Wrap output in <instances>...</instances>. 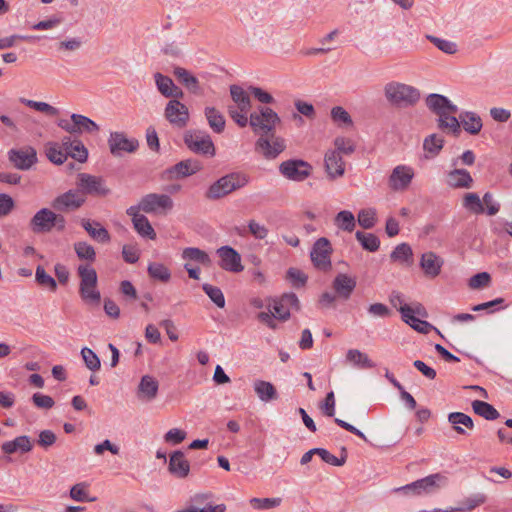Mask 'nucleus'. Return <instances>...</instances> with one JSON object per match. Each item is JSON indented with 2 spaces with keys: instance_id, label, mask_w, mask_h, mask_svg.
I'll return each instance as SVG.
<instances>
[{
  "instance_id": "obj_1",
  "label": "nucleus",
  "mask_w": 512,
  "mask_h": 512,
  "mask_svg": "<svg viewBox=\"0 0 512 512\" xmlns=\"http://www.w3.org/2000/svg\"><path fill=\"white\" fill-rule=\"evenodd\" d=\"M280 123L278 114L266 106L258 107L249 115V125L252 131L259 135L255 142V151L265 159H275L286 149L285 139L275 134Z\"/></svg>"
},
{
  "instance_id": "obj_2",
  "label": "nucleus",
  "mask_w": 512,
  "mask_h": 512,
  "mask_svg": "<svg viewBox=\"0 0 512 512\" xmlns=\"http://www.w3.org/2000/svg\"><path fill=\"white\" fill-rule=\"evenodd\" d=\"M384 95L391 105L399 108L414 106L420 100V92L417 88L394 81L385 85Z\"/></svg>"
},
{
  "instance_id": "obj_3",
  "label": "nucleus",
  "mask_w": 512,
  "mask_h": 512,
  "mask_svg": "<svg viewBox=\"0 0 512 512\" xmlns=\"http://www.w3.org/2000/svg\"><path fill=\"white\" fill-rule=\"evenodd\" d=\"M247 183L248 177L245 174L230 173L211 184L205 193V197L210 200H217L244 187Z\"/></svg>"
},
{
  "instance_id": "obj_4",
  "label": "nucleus",
  "mask_w": 512,
  "mask_h": 512,
  "mask_svg": "<svg viewBox=\"0 0 512 512\" xmlns=\"http://www.w3.org/2000/svg\"><path fill=\"white\" fill-rule=\"evenodd\" d=\"M80 277L79 293L85 303L99 304L100 292L97 290V273L89 265H80L77 269Z\"/></svg>"
},
{
  "instance_id": "obj_5",
  "label": "nucleus",
  "mask_w": 512,
  "mask_h": 512,
  "mask_svg": "<svg viewBox=\"0 0 512 512\" xmlns=\"http://www.w3.org/2000/svg\"><path fill=\"white\" fill-rule=\"evenodd\" d=\"M448 482V478L441 474V473H435L431 474L429 476H426L422 479L416 480L410 484H407L402 487L395 488V492L403 491L406 494H413V495H422V494H430L441 488L442 486H445Z\"/></svg>"
},
{
  "instance_id": "obj_6",
  "label": "nucleus",
  "mask_w": 512,
  "mask_h": 512,
  "mask_svg": "<svg viewBox=\"0 0 512 512\" xmlns=\"http://www.w3.org/2000/svg\"><path fill=\"white\" fill-rule=\"evenodd\" d=\"M77 189L85 197H106L111 194L106 180L101 176H95L88 173H79L77 176Z\"/></svg>"
},
{
  "instance_id": "obj_7",
  "label": "nucleus",
  "mask_w": 512,
  "mask_h": 512,
  "mask_svg": "<svg viewBox=\"0 0 512 512\" xmlns=\"http://www.w3.org/2000/svg\"><path fill=\"white\" fill-rule=\"evenodd\" d=\"M184 143L195 154L214 156L215 146L209 134L200 130H188L184 133Z\"/></svg>"
},
{
  "instance_id": "obj_8",
  "label": "nucleus",
  "mask_w": 512,
  "mask_h": 512,
  "mask_svg": "<svg viewBox=\"0 0 512 512\" xmlns=\"http://www.w3.org/2000/svg\"><path fill=\"white\" fill-rule=\"evenodd\" d=\"M312 169L311 164L301 159L286 160L279 165L281 175L296 182L307 179L311 175Z\"/></svg>"
},
{
  "instance_id": "obj_9",
  "label": "nucleus",
  "mask_w": 512,
  "mask_h": 512,
  "mask_svg": "<svg viewBox=\"0 0 512 512\" xmlns=\"http://www.w3.org/2000/svg\"><path fill=\"white\" fill-rule=\"evenodd\" d=\"M86 202V198L78 189H70L55 197L51 202V207L60 213L73 212L81 208Z\"/></svg>"
},
{
  "instance_id": "obj_10",
  "label": "nucleus",
  "mask_w": 512,
  "mask_h": 512,
  "mask_svg": "<svg viewBox=\"0 0 512 512\" xmlns=\"http://www.w3.org/2000/svg\"><path fill=\"white\" fill-rule=\"evenodd\" d=\"M110 153L115 157H121L124 153H134L139 148L136 138H128L124 132H111L108 138Z\"/></svg>"
},
{
  "instance_id": "obj_11",
  "label": "nucleus",
  "mask_w": 512,
  "mask_h": 512,
  "mask_svg": "<svg viewBox=\"0 0 512 512\" xmlns=\"http://www.w3.org/2000/svg\"><path fill=\"white\" fill-rule=\"evenodd\" d=\"M164 116L173 127L179 129L186 127L190 118L188 107L176 98L166 104Z\"/></svg>"
},
{
  "instance_id": "obj_12",
  "label": "nucleus",
  "mask_w": 512,
  "mask_h": 512,
  "mask_svg": "<svg viewBox=\"0 0 512 512\" xmlns=\"http://www.w3.org/2000/svg\"><path fill=\"white\" fill-rule=\"evenodd\" d=\"M415 176L414 169L407 165H397L388 177V186L393 191H405Z\"/></svg>"
},
{
  "instance_id": "obj_13",
  "label": "nucleus",
  "mask_w": 512,
  "mask_h": 512,
  "mask_svg": "<svg viewBox=\"0 0 512 512\" xmlns=\"http://www.w3.org/2000/svg\"><path fill=\"white\" fill-rule=\"evenodd\" d=\"M331 244L327 238H319L313 245L310 256L314 266L320 270L331 268Z\"/></svg>"
},
{
  "instance_id": "obj_14",
  "label": "nucleus",
  "mask_w": 512,
  "mask_h": 512,
  "mask_svg": "<svg viewBox=\"0 0 512 512\" xmlns=\"http://www.w3.org/2000/svg\"><path fill=\"white\" fill-rule=\"evenodd\" d=\"M273 302L274 317L281 321H286L290 318V309L296 311L300 309L299 299L294 293L283 294Z\"/></svg>"
},
{
  "instance_id": "obj_15",
  "label": "nucleus",
  "mask_w": 512,
  "mask_h": 512,
  "mask_svg": "<svg viewBox=\"0 0 512 512\" xmlns=\"http://www.w3.org/2000/svg\"><path fill=\"white\" fill-rule=\"evenodd\" d=\"M141 207L145 213L168 211L173 208V200L166 194L150 193L141 198Z\"/></svg>"
},
{
  "instance_id": "obj_16",
  "label": "nucleus",
  "mask_w": 512,
  "mask_h": 512,
  "mask_svg": "<svg viewBox=\"0 0 512 512\" xmlns=\"http://www.w3.org/2000/svg\"><path fill=\"white\" fill-rule=\"evenodd\" d=\"M8 158L17 169L29 170L37 161V153L33 147L11 149Z\"/></svg>"
},
{
  "instance_id": "obj_17",
  "label": "nucleus",
  "mask_w": 512,
  "mask_h": 512,
  "mask_svg": "<svg viewBox=\"0 0 512 512\" xmlns=\"http://www.w3.org/2000/svg\"><path fill=\"white\" fill-rule=\"evenodd\" d=\"M201 169V164L195 159L182 160L165 171L170 180L191 176Z\"/></svg>"
},
{
  "instance_id": "obj_18",
  "label": "nucleus",
  "mask_w": 512,
  "mask_h": 512,
  "mask_svg": "<svg viewBox=\"0 0 512 512\" xmlns=\"http://www.w3.org/2000/svg\"><path fill=\"white\" fill-rule=\"evenodd\" d=\"M217 253L221 258V268L234 273L243 271L244 267L241 264V256L234 248L222 246L217 250Z\"/></svg>"
},
{
  "instance_id": "obj_19",
  "label": "nucleus",
  "mask_w": 512,
  "mask_h": 512,
  "mask_svg": "<svg viewBox=\"0 0 512 512\" xmlns=\"http://www.w3.org/2000/svg\"><path fill=\"white\" fill-rule=\"evenodd\" d=\"M325 171L331 180L340 178L345 173V163L337 151L328 150L324 157Z\"/></svg>"
},
{
  "instance_id": "obj_20",
  "label": "nucleus",
  "mask_w": 512,
  "mask_h": 512,
  "mask_svg": "<svg viewBox=\"0 0 512 512\" xmlns=\"http://www.w3.org/2000/svg\"><path fill=\"white\" fill-rule=\"evenodd\" d=\"M54 211L42 208L30 220V227L34 233H47L53 229Z\"/></svg>"
},
{
  "instance_id": "obj_21",
  "label": "nucleus",
  "mask_w": 512,
  "mask_h": 512,
  "mask_svg": "<svg viewBox=\"0 0 512 512\" xmlns=\"http://www.w3.org/2000/svg\"><path fill=\"white\" fill-rule=\"evenodd\" d=\"M158 390V381L150 375H144L138 384L136 395L140 401L150 402L156 398Z\"/></svg>"
},
{
  "instance_id": "obj_22",
  "label": "nucleus",
  "mask_w": 512,
  "mask_h": 512,
  "mask_svg": "<svg viewBox=\"0 0 512 512\" xmlns=\"http://www.w3.org/2000/svg\"><path fill=\"white\" fill-rule=\"evenodd\" d=\"M155 84L161 95L166 98H183V91L174 84L173 80L159 72L154 74Z\"/></svg>"
},
{
  "instance_id": "obj_23",
  "label": "nucleus",
  "mask_w": 512,
  "mask_h": 512,
  "mask_svg": "<svg viewBox=\"0 0 512 512\" xmlns=\"http://www.w3.org/2000/svg\"><path fill=\"white\" fill-rule=\"evenodd\" d=\"M169 472L177 478H186L190 472V463L180 450L174 451L169 459Z\"/></svg>"
},
{
  "instance_id": "obj_24",
  "label": "nucleus",
  "mask_w": 512,
  "mask_h": 512,
  "mask_svg": "<svg viewBox=\"0 0 512 512\" xmlns=\"http://www.w3.org/2000/svg\"><path fill=\"white\" fill-rule=\"evenodd\" d=\"M443 263V259L432 251L423 253L420 259V267L429 278H435L440 274Z\"/></svg>"
},
{
  "instance_id": "obj_25",
  "label": "nucleus",
  "mask_w": 512,
  "mask_h": 512,
  "mask_svg": "<svg viewBox=\"0 0 512 512\" xmlns=\"http://www.w3.org/2000/svg\"><path fill=\"white\" fill-rule=\"evenodd\" d=\"M80 224L88 235L98 243H108L111 239L108 230L100 222L82 218Z\"/></svg>"
},
{
  "instance_id": "obj_26",
  "label": "nucleus",
  "mask_w": 512,
  "mask_h": 512,
  "mask_svg": "<svg viewBox=\"0 0 512 512\" xmlns=\"http://www.w3.org/2000/svg\"><path fill=\"white\" fill-rule=\"evenodd\" d=\"M33 449V441L27 435H21L14 440L4 442L1 446L3 453L7 455L19 452L21 454L29 453Z\"/></svg>"
},
{
  "instance_id": "obj_27",
  "label": "nucleus",
  "mask_w": 512,
  "mask_h": 512,
  "mask_svg": "<svg viewBox=\"0 0 512 512\" xmlns=\"http://www.w3.org/2000/svg\"><path fill=\"white\" fill-rule=\"evenodd\" d=\"M332 286L337 296L347 300L356 287V280L347 274L340 273L333 280Z\"/></svg>"
},
{
  "instance_id": "obj_28",
  "label": "nucleus",
  "mask_w": 512,
  "mask_h": 512,
  "mask_svg": "<svg viewBox=\"0 0 512 512\" xmlns=\"http://www.w3.org/2000/svg\"><path fill=\"white\" fill-rule=\"evenodd\" d=\"M427 107L434 113L457 112L458 108L446 96L440 94H430L426 98Z\"/></svg>"
},
{
  "instance_id": "obj_29",
  "label": "nucleus",
  "mask_w": 512,
  "mask_h": 512,
  "mask_svg": "<svg viewBox=\"0 0 512 512\" xmlns=\"http://www.w3.org/2000/svg\"><path fill=\"white\" fill-rule=\"evenodd\" d=\"M473 178L465 169H454L447 174V184L456 189H469L473 186Z\"/></svg>"
},
{
  "instance_id": "obj_30",
  "label": "nucleus",
  "mask_w": 512,
  "mask_h": 512,
  "mask_svg": "<svg viewBox=\"0 0 512 512\" xmlns=\"http://www.w3.org/2000/svg\"><path fill=\"white\" fill-rule=\"evenodd\" d=\"M457 112H442L437 114L438 128L458 137L461 133L459 118L455 117Z\"/></svg>"
},
{
  "instance_id": "obj_31",
  "label": "nucleus",
  "mask_w": 512,
  "mask_h": 512,
  "mask_svg": "<svg viewBox=\"0 0 512 512\" xmlns=\"http://www.w3.org/2000/svg\"><path fill=\"white\" fill-rule=\"evenodd\" d=\"M448 422L453 426V429L460 435H467V430L474 429V422L472 418L462 412H452L448 415Z\"/></svg>"
},
{
  "instance_id": "obj_32",
  "label": "nucleus",
  "mask_w": 512,
  "mask_h": 512,
  "mask_svg": "<svg viewBox=\"0 0 512 512\" xmlns=\"http://www.w3.org/2000/svg\"><path fill=\"white\" fill-rule=\"evenodd\" d=\"M459 122L460 127L462 126L463 129L471 135H477L483 127L481 117L471 111L461 113L459 115Z\"/></svg>"
},
{
  "instance_id": "obj_33",
  "label": "nucleus",
  "mask_w": 512,
  "mask_h": 512,
  "mask_svg": "<svg viewBox=\"0 0 512 512\" xmlns=\"http://www.w3.org/2000/svg\"><path fill=\"white\" fill-rule=\"evenodd\" d=\"M230 95L235 103V108L241 110V112H249L251 109V100L249 93L245 91L241 86L231 85Z\"/></svg>"
},
{
  "instance_id": "obj_34",
  "label": "nucleus",
  "mask_w": 512,
  "mask_h": 512,
  "mask_svg": "<svg viewBox=\"0 0 512 512\" xmlns=\"http://www.w3.org/2000/svg\"><path fill=\"white\" fill-rule=\"evenodd\" d=\"M253 387L256 395L263 402H270L278 398L277 390L271 382L256 380Z\"/></svg>"
},
{
  "instance_id": "obj_35",
  "label": "nucleus",
  "mask_w": 512,
  "mask_h": 512,
  "mask_svg": "<svg viewBox=\"0 0 512 512\" xmlns=\"http://www.w3.org/2000/svg\"><path fill=\"white\" fill-rule=\"evenodd\" d=\"M176 79L185 86L190 92L197 93L199 90V81L187 69L176 66L173 69Z\"/></svg>"
},
{
  "instance_id": "obj_36",
  "label": "nucleus",
  "mask_w": 512,
  "mask_h": 512,
  "mask_svg": "<svg viewBox=\"0 0 512 512\" xmlns=\"http://www.w3.org/2000/svg\"><path fill=\"white\" fill-rule=\"evenodd\" d=\"M444 146V139L438 134H431L423 141V149L425 151V158L431 159L436 157Z\"/></svg>"
},
{
  "instance_id": "obj_37",
  "label": "nucleus",
  "mask_w": 512,
  "mask_h": 512,
  "mask_svg": "<svg viewBox=\"0 0 512 512\" xmlns=\"http://www.w3.org/2000/svg\"><path fill=\"white\" fill-rule=\"evenodd\" d=\"M209 127L215 133H222L225 129V118L223 114L214 107H206L204 111Z\"/></svg>"
},
{
  "instance_id": "obj_38",
  "label": "nucleus",
  "mask_w": 512,
  "mask_h": 512,
  "mask_svg": "<svg viewBox=\"0 0 512 512\" xmlns=\"http://www.w3.org/2000/svg\"><path fill=\"white\" fill-rule=\"evenodd\" d=\"M399 312L401 313L404 322L421 333H427L432 328V325L427 321L420 320L417 317L408 316V313L410 312L408 305L401 306L399 308Z\"/></svg>"
},
{
  "instance_id": "obj_39",
  "label": "nucleus",
  "mask_w": 512,
  "mask_h": 512,
  "mask_svg": "<svg viewBox=\"0 0 512 512\" xmlns=\"http://www.w3.org/2000/svg\"><path fill=\"white\" fill-rule=\"evenodd\" d=\"M346 358L349 362L362 369H371L375 367V363L367 356V354L358 349L348 350Z\"/></svg>"
},
{
  "instance_id": "obj_40",
  "label": "nucleus",
  "mask_w": 512,
  "mask_h": 512,
  "mask_svg": "<svg viewBox=\"0 0 512 512\" xmlns=\"http://www.w3.org/2000/svg\"><path fill=\"white\" fill-rule=\"evenodd\" d=\"M71 121L76 124V133L78 134L82 132L97 133L100 129L98 124L84 115L72 114Z\"/></svg>"
},
{
  "instance_id": "obj_41",
  "label": "nucleus",
  "mask_w": 512,
  "mask_h": 512,
  "mask_svg": "<svg viewBox=\"0 0 512 512\" xmlns=\"http://www.w3.org/2000/svg\"><path fill=\"white\" fill-rule=\"evenodd\" d=\"M474 413L485 418L486 420H496L499 418V412L489 403L481 400H474L472 402Z\"/></svg>"
},
{
  "instance_id": "obj_42",
  "label": "nucleus",
  "mask_w": 512,
  "mask_h": 512,
  "mask_svg": "<svg viewBox=\"0 0 512 512\" xmlns=\"http://www.w3.org/2000/svg\"><path fill=\"white\" fill-rule=\"evenodd\" d=\"M182 258L189 261H194L204 266L209 267L211 265V259L209 255L196 247H188L182 251Z\"/></svg>"
},
{
  "instance_id": "obj_43",
  "label": "nucleus",
  "mask_w": 512,
  "mask_h": 512,
  "mask_svg": "<svg viewBox=\"0 0 512 512\" xmlns=\"http://www.w3.org/2000/svg\"><path fill=\"white\" fill-rule=\"evenodd\" d=\"M334 222L339 229L347 232H352L356 226L355 217L353 213L348 210H342L337 213Z\"/></svg>"
},
{
  "instance_id": "obj_44",
  "label": "nucleus",
  "mask_w": 512,
  "mask_h": 512,
  "mask_svg": "<svg viewBox=\"0 0 512 512\" xmlns=\"http://www.w3.org/2000/svg\"><path fill=\"white\" fill-rule=\"evenodd\" d=\"M463 207L473 214H482L485 212L483 203L477 193H466L463 197Z\"/></svg>"
},
{
  "instance_id": "obj_45",
  "label": "nucleus",
  "mask_w": 512,
  "mask_h": 512,
  "mask_svg": "<svg viewBox=\"0 0 512 512\" xmlns=\"http://www.w3.org/2000/svg\"><path fill=\"white\" fill-rule=\"evenodd\" d=\"M47 158L54 164L60 165L67 160L66 153L62 151L59 143L48 142L45 146Z\"/></svg>"
},
{
  "instance_id": "obj_46",
  "label": "nucleus",
  "mask_w": 512,
  "mask_h": 512,
  "mask_svg": "<svg viewBox=\"0 0 512 512\" xmlns=\"http://www.w3.org/2000/svg\"><path fill=\"white\" fill-rule=\"evenodd\" d=\"M355 236L363 249L369 252H375L379 249L380 240L375 234L357 231Z\"/></svg>"
},
{
  "instance_id": "obj_47",
  "label": "nucleus",
  "mask_w": 512,
  "mask_h": 512,
  "mask_svg": "<svg viewBox=\"0 0 512 512\" xmlns=\"http://www.w3.org/2000/svg\"><path fill=\"white\" fill-rule=\"evenodd\" d=\"M133 226L140 236L151 240L156 239V232L145 215L140 218H136Z\"/></svg>"
},
{
  "instance_id": "obj_48",
  "label": "nucleus",
  "mask_w": 512,
  "mask_h": 512,
  "mask_svg": "<svg viewBox=\"0 0 512 512\" xmlns=\"http://www.w3.org/2000/svg\"><path fill=\"white\" fill-rule=\"evenodd\" d=\"M148 274L151 278L168 282L171 278L170 270L162 263L152 262L148 265Z\"/></svg>"
},
{
  "instance_id": "obj_49",
  "label": "nucleus",
  "mask_w": 512,
  "mask_h": 512,
  "mask_svg": "<svg viewBox=\"0 0 512 512\" xmlns=\"http://www.w3.org/2000/svg\"><path fill=\"white\" fill-rule=\"evenodd\" d=\"M74 250L77 257L81 260L94 262L96 259V252L94 247L86 241H78L74 243Z\"/></svg>"
},
{
  "instance_id": "obj_50",
  "label": "nucleus",
  "mask_w": 512,
  "mask_h": 512,
  "mask_svg": "<svg viewBox=\"0 0 512 512\" xmlns=\"http://www.w3.org/2000/svg\"><path fill=\"white\" fill-rule=\"evenodd\" d=\"M35 280L39 286L49 289L52 292L57 290L56 280L46 273L42 266H37L35 271Z\"/></svg>"
},
{
  "instance_id": "obj_51",
  "label": "nucleus",
  "mask_w": 512,
  "mask_h": 512,
  "mask_svg": "<svg viewBox=\"0 0 512 512\" xmlns=\"http://www.w3.org/2000/svg\"><path fill=\"white\" fill-rule=\"evenodd\" d=\"M331 119L340 127L353 126L350 114L341 106H335L331 109Z\"/></svg>"
},
{
  "instance_id": "obj_52",
  "label": "nucleus",
  "mask_w": 512,
  "mask_h": 512,
  "mask_svg": "<svg viewBox=\"0 0 512 512\" xmlns=\"http://www.w3.org/2000/svg\"><path fill=\"white\" fill-rule=\"evenodd\" d=\"M19 101L36 110V111H39V112H42L48 116H57L59 114V110L53 106H51L50 104L46 103V102H38V101H34V100H29V99H26V98H20Z\"/></svg>"
},
{
  "instance_id": "obj_53",
  "label": "nucleus",
  "mask_w": 512,
  "mask_h": 512,
  "mask_svg": "<svg viewBox=\"0 0 512 512\" xmlns=\"http://www.w3.org/2000/svg\"><path fill=\"white\" fill-rule=\"evenodd\" d=\"M341 452H342V455L340 458H338L324 448H317V455L320 456V458L324 462H326L330 465H333V466H342L345 464L346 458H347L346 448L343 447Z\"/></svg>"
},
{
  "instance_id": "obj_54",
  "label": "nucleus",
  "mask_w": 512,
  "mask_h": 512,
  "mask_svg": "<svg viewBox=\"0 0 512 512\" xmlns=\"http://www.w3.org/2000/svg\"><path fill=\"white\" fill-rule=\"evenodd\" d=\"M202 289L217 307H225V297L220 288L205 283L203 284Z\"/></svg>"
},
{
  "instance_id": "obj_55",
  "label": "nucleus",
  "mask_w": 512,
  "mask_h": 512,
  "mask_svg": "<svg viewBox=\"0 0 512 512\" xmlns=\"http://www.w3.org/2000/svg\"><path fill=\"white\" fill-rule=\"evenodd\" d=\"M335 149L333 151H337L338 155H351L355 152V144L353 140L346 137H336L334 139Z\"/></svg>"
},
{
  "instance_id": "obj_56",
  "label": "nucleus",
  "mask_w": 512,
  "mask_h": 512,
  "mask_svg": "<svg viewBox=\"0 0 512 512\" xmlns=\"http://www.w3.org/2000/svg\"><path fill=\"white\" fill-rule=\"evenodd\" d=\"M81 356L83 358V361H84L86 367L89 370L95 372L100 369V367H101L100 359L92 349H90L88 347L82 348Z\"/></svg>"
},
{
  "instance_id": "obj_57",
  "label": "nucleus",
  "mask_w": 512,
  "mask_h": 512,
  "mask_svg": "<svg viewBox=\"0 0 512 512\" xmlns=\"http://www.w3.org/2000/svg\"><path fill=\"white\" fill-rule=\"evenodd\" d=\"M427 39L431 43H433L439 50L446 54H455L458 51L457 44L453 41L442 39L432 35H428Z\"/></svg>"
},
{
  "instance_id": "obj_58",
  "label": "nucleus",
  "mask_w": 512,
  "mask_h": 512,
  "mask_svg": "<svg viewBox=\"0 0 512 512\" xmlns=\"http://www.w3.org/2000/svg\"><path fill=\"white\" fill-rule=\"evenodd\" d=\"M358 223L364 229H371L376 223V211L373 208L362 209L358 213Z\"/></svg>"
},
{
  "instance_id": "obj_59",
  "label": "nucleus",
  "mask_w": 512,
  "mask_h": 512,
  "mask_svg": "<svg viewBox=\"0 0 512 512\" xmlns=\"http://www.w3.org/2000/svg\"><path fill=\"white\" fill-rule=\"evenodd\" d=\"M282 502L279 497L276 498H252L250 504L254 509L266 510L278 507Z\"/></svg>"
},
{
  "instance_id": "obj_60",
  "label": "nucleus",
  "mask_w": 512,
  "mask_h": 512,
  "mask_svg": "<svg viewBox=\"0 0 512 512\" xmlns=\"http://www.w3.org/2000/svg\"><path fill=\"white\" fill-rule=\"evenodd\" d=\"M413 253L410 245L401 243L395 247L390 257L393 261L407 262L411 259Z\"/></svg>"
},
{
  "instance_id": "obj_61",
  "label": "nucleus",
  "mask_w": 512,
  "mask_h": 512,
  "mask_svg": "<svg viewBox=\"0 0 512 512\" xmlns=\"http://www.w3.org/2000/svg\"><path fill=\"white\" fill-rule=\"evenodd\" d=\"M491 283V276L487 272H480L475 274L469 279V287L471 289L477 290L488 287Z\"/></svg>"
},
{
  "instance_id": "obj_62",
  "label": "nucleus",
  "mask_w": 512,
  "mask_h": 512,
  "mask_svg": "<svg viewBox=\"0 0 512 512\" xmlns=\"http://www.w3.org/2000/svg\"><path fill=\"white\" fill-rule=\"evenodd\" d=\"M69 156L80 163H84L88 158V150L80 140L74 139Z\"/></svg>"
},
{
  "instance_id": "obj_63",
  "label": "nucleus",
  "mask_w": 512,
  "mask_h": 512,
  "mask_svg": "<svg viewBox=\"0 0 512 512\" xmlns=\"http://www.w3.org/2000/svg\"><path fill=\"white\" fill-rule=\"evenodd\" d=\"M486 501V497L483 494H475L466 498L461 504V512H468L476 507L480 506Z\"/></svg>"
},
{
  "instance_id": "obj_64",
  "label": "nucleus",
  "mask_w": 512,
  "mask_h": 512,
  "mask_svg": "<svg viewBox=\"0 0 512 512\" xmlns=\"http://www.w3.org/2000/svg\"><path fill=\"white\" fill-rule=\"evenodd\" d=\"M249 112H241L234 106H228V114L231 119L241 128L246 127L249 124Z\"/></svg>"
}]
</instances>
